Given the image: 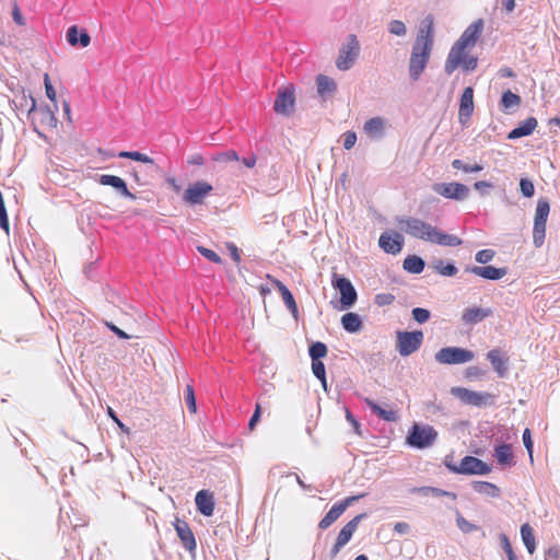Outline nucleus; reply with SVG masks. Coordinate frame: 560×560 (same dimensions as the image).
<instances>
[{
    "label": "nucleus",
    "mask_w": 560,
    "mask_h": 560,
    "mask_svg": "<svg viewBox=\"0 0 560 560\" xmlns=\"http://www.w3.org/2000/svg\"><path fill=\"white\" fill-rule=\"evenodd\" d=\"M434 45L433 18L428 15L422 20L417 33L408 63L409 77L418 81L427 68Z\"/></svg>",
    "instance_id": "f257e3e1"
},
{
    "label": "nucleus",
    "mask_w": 560,
    "mask_h": 560,
    "mask_svg": "<svg viewBox=\"0 0 560 560\" xmlns=\"http://www.w3.org/2000/svg\"><path fill=\"white\" fill-rule=\"evenodd\" d=\"M396 226L407 235L442 246H458L462 240L456 235L446 234L425 221L410 215L395 219Z\"/></svg>",
    "instance_id": "f03ea898"
},
{
    "label": "nucleus",
    "mask_w": 560,
    "mask_h": 560,
    "mask_svg": "<svg viewBox=\"0 0 560 560\" xmlns=\"http://www.w3.org/2000/svg\"><path fill=\"white\" fill-rule=\"evenodd\" d=\"M360 54V43L354 34L347 36L346 42L339 49L338 57L336 59V67L339 70H349Z\"/></svg>",
    "instance_id": "7ed1b4c3"
},
{
    "label": "nucleus",
    "mask_w": 560,
    "mask_h": 560,
    "mask_svg": "<svg viewBox=\"0 0 560 560\" xmlns=\"http://www.w3.org/2000/svg\"><path fill=\"white\" fill-rule=\"evenodd\" d=\"M451 394L463 402L474 407L492 406L495 396L486 392H475L465 387H452Z\"/></svg>",
    "instance_id": "20e7f679"
},
{
    "label": "nucleus",
    "mask_w": 560,
    "mask_h": 560,
    "mask_svg": "<svg viewBox=\"0 0 560 560\" xmlns=\"http://www.w3.org/2000/svg\"><path fill=\"white\" fill-rule=\"evenodd\" d=\"M438 438L436 430L428 424L415 423L409 432L407 442L417 448L431 446Z\"/></svg>",
    "instance_id": "39448f33"
},
{
    "label": "nucleus",
    "mask_w": 560,
    "mask_h": 560,
    "mask_svg": "<svg viewBox=\"0 0 560 560\" xmlns=\"http://www.w3.org/2000/svg\"><path fill=\"white\" fill-rule=\"evenodd\" d=\"M423 332L416 331H397L396 332V349L401 357H408L415 353L422 345Z\"/></svg>",
    "instance_id": "423d86ee"
},
{
    "label": "nucleus",
    "mask_w": 560,
    "mask_h": 560,
    "mask_svg": "<svg viewBox=\"0 0 560 560\" xmlns=\"http://www.w3.org/2000/svg\"><path fill=\"white\" fill-rule=\"evenodd\" d=\"M475 353L468 349L459 347H445L440 349L434 359L441 364H464L472 361Z\"/></svg>",
    "instance_id": "0eeeda50"
},
{
    "label": "nucleus",
    "mask_w": 560,
    "mask_h": 560,
    "mask_svg": "<svg viewBox=\"0 0 560 560\" xmlns=\"http://www.w3.org/2000/svg\"><path fill=\"white\" fill-rule=\"evenodd\" d=\"M549 211V202L546 199H539L536 207L533 229V242L536 247H540L544 243L546 234V222Z\"/></svg>",
    "instance_id": "6e6552de"
},
{
    "label": "nucleus",
    "mask_w": 560,
    "mask_h": 560,
    "mask_svg": "<svg viewBox=\"0 0 560 560\" xmlns=\"http://www.w3.org/2000/svg\"><path fill=\"white\" fill-rule=\"evenodd\" d=\"M447 468L460 475H487L491 471L488 464L474 456H465L458 465H447Z\"/></svg>",
    "instance_id": "1a4fd4ad"
},
{
    "label": "nucleus",
    "mask_w": 560,
    "mask_h": 560,
    "mask_svg": "<svg viewBox=\"0 0 560 560\" xmlns=\"http://www.w3.org/2000/svg\"><path fill=\"white\" fill-rule=\"evenodd\" d=\"M332 287L340 293V303L343 310L350 308L357 302L358 295L351 281L338 273L332 275Z\"/></svg>",
    "instance_id": "9d476101"
},
{
    "label": "nucleus",
    "mask_w": 560,
    "mask_h": 560,
    "mask_svg": "<svg viewBox=\"0 0 560 560\" xmlns=\"http://www.w3.org/2000/svg\"><path fill=\"white\" fill-rule=\"evenodd\" d=\"M212 190L213 187L211 184L205 180H198L188 185L184 191L183 200L190 206L201 205Z\"/></svg>",
    "instance_id": "9b49d317"
},
{
    "label": "nucleus",
    "mask_w": 560,
    "mask_h": 560,
    "mask_svg": "<svg viewBox=\"0 0 560 560\" xmlns=\"http://www.w3.org/2000/svg\"><path fill=\"white\" fill-rule=\"evenodd\" d=\"M366 516L365 513L359 514L354 516L351 521H349L339 532L338 537L334 547L330 550L331 557H336L341 548H343L352 538L354 532L357 530L360 522Z\"/></svg>",
    "instance_id": "f8f14e48"
},
{
    "label": "nucleus",
    "mask_w": 560,
    "mask_h": 560,
    "mask_svg": "<svg viewBox=\"0 0 560 560\" xmlns=\"http://www.w3.org/2000/svg\"><path fill=\"white\" fill-rule=\"evenodd\" d=\"M433 190L448 199L463 201L469 196V188L460 183H438L433 185Z\"/></svg>",
    "instance_id": "ddd939ff"
},
{
    "label": "nucleus",
    "mask_w": 560,
    "mask_h": 560,
    "mask_svg": "<svg viewBox=\"0 0 560 560\" xmlns=\"http://www.w3.org/2000/svg\"><path fill=\"white\" fill-rule=\"evenodd\" d=\"M294 105V88L292 85L280 88L273 105L275 112L280 115L289 116L293 113Z\"/></svg>",
    "instance_id": "4468645a"
},
{
    "label": "nucleus",
    "mask_w": 560,
    "mask_h": 560,
    "mask_svg": "<svg viewBox=\"0 0 560 560\" xmlns=\"http://www.w3.org/2000/svg\"><path fill=\"white\" fill-rule=\"evenodd\" d=\"M378 245L385 253L396 255L402 249L404 237L398 232H384L380 236Z\"/></svg>",
    "instance_id": "2eb2a0df"
},
{
    "label": "nucleus",
    "mask_w": 560,
    "mask_h": 560,
    "mask_svg": "<svg viewBox=\"0 0 560 560\" xmlns=\"http://www.w3.org/2000/svg\"><path fill=\"white\" fill-rule=\"evenodd\" d=\"M97 180L103 186H110L122 198L130 200H136L137 198L136 195L129 191L126 182L119 176L103 174L100 175Z\"/></svg>",
    "instance_id": "dca6fc26"
},
{
    "label": "nucleus",
    "mask_w": 560,
    "mask_h": 560,
    "mask_svg": "<svg viewBox=\"0 0 560 560\" xmlns=\"http://www.w3.org/2000/svg\"><path fill=\"white\" fill-rule=\"evenodd\" d=\"M389 127L388 120L383 117H373L364 122L363 131L372 140H381Z\"/></svg>",
    "instance_id": "f3484780"
},
{
    "label": "nucleus",
    "mask_w": 560,
    "mask_h": 560,
    "mask_svg": "<svg viewBox=\"0 0 560 560\" xmlns=\"http://www.w3.org/2000/svg\"><path fill=\"white\" fill-rule=\"evenodd\" d=\"M470 48H466L459 43L455 42L452 46L447 59L445 61L444 70L447 74H452L467 57V50Z\"/></svg>",
    "instance_id": "a211bd4d"
},
{
    "label": "nucleus",
    "mask_w": 560,
    "mask_h": 560,
    "mask_svg": "<svg viewBox=\"0 0 560 560\" xmlns=\"http://www.w3.org/2000/svg\"><path fill=\"white\" fill-rule=\"evenodd\" d=\"M483 31V21L478 20L471 23L456 40L466 48H472Z\"/></svg>",
    "instance_id": "6ab92c4d"
},
{
    "label": "nucleus",
    "mask_w": 560,
    "mask_h": 560,
    "mask_svg": "<svg viewBox=\"0 0 560 560\" xmlns=\"http://www.w3.org/2000/svg\"><path fill=\"white\" fill-rule=\"evenodd\" d=\"M474 110V90L467 86L460 97L458 119L465 125L470 118Z\"/></svg>",
    "instance_id": "aec40b11"
},
{
    "label": "nucleus",
    "mask_w": 560,
    "mask_h": 560,
    "mask_svg": "<svg viewBox=\"0 0 560 560\" xmlns=\"http://www.w3.org/2000/svg\"><path fill=\"white\" fill-rule=\"evenodd\" d=\"M195 502L198 511L205 516H211L214 511L213 494L208 490L197 492Z\"/></svg>",
    "instance_id": "412c9836"
},
{
    "label": "nucleus",
    "mask_w": 560,
    "mask_h": 560,
    "mask_svg": "<svg viewBox=\"0 0 560 560\" xmlns=\"http://www.w3.org/2000/svg\"><path fill=\"white\" fill-rule=\"evenodd\" d=\"M492 315L491 308L468 307L462 313V320L466 325H475Z\"/></svg>",
    "instance_id": "4be33fe9"
},
{
    "label": "nucleus",
    "mask_w": 560,
    "mask_h": 560,
    "mask_svg": "<svg viewBox=\"0 0 560 560\" xmlns=\"http://www.w3.org/2000/svg\"><path fill=\"white\" fill-rule=\"evenodd\" d=\"M175 530L185 549L190 552L194 551L196 549V539L188 524L177 521L175 524Z\"/></svg>",
    "instance_id": "5701e85b"
},
{
    "label": "nucleus",
    "mask_w": 560,
    "mask_h": 560,
    "mask_svg": "<svg viewBox=\"0 0 560 560\" xmlns=\"http://www.w3.org/2000/svg\"><path fill=\"white\" fill-rule=\"evenodd\" d=\"M67 40L71 46L80 45L85 48L91 43V36L85 30H80L77 25H72L67 31Z\"/></svg>",
    "instance_id": "b1692460"
},
{
    "label": "nucleus",
    "mask_w": 560,
    "mask_h": 560,
    "mask_svg": "<svg viewBox=\"0 0 560 560\" xmlns=\"http://www.w3.org/2000/svg\"><path fill=\"white\" fill-rule=\"evenodd\" d=\"M469 271L476 276H479L489 280H499L506 275V270L504 268H495L493 266L486 267H472Z\"/></svg>",
    "instance_id": "393cba45"
},
{
    "label": "nucleus",
    "mask_w": 560,
    "mask_h": 560,
    "mask_svg": "<svg viewBox=\"0 0 560 560\" xmlns=\"http://www.w3.org/2000/svg\"><path fill=\"white\" fill-rule=\"evenodd\" d=\"M537 127V120L534 117H529L525 119L523 122L518 125V127L514 128L510 133L508 135V139L514 140L522 137L529 136L535 128Z\"/></svg>",
    "instance_id": "a878e982"
},
{
    "label": "nucleus",
    "mask_w": 560,
    "mask_h": 560,
    "mask_svg": "<svg viewBox=\"0 0 560 560\" xmlns=\"http://www.w3.org/2000/svg\"><path fill=\"white\" fill-rule=\"evenodd\" d=\"M316 84L317 93L323 98H326L327 96L331 95L337 89L335 80L324 74H319L317 77Z\"/></svg>",
    "instance_id": "bb28decb"
},
{
    "label": "nucleus",
    "mask_w": 560,
    "mask_h": 560,
    "mask_svg": "<svg viewBox=\"0 0 560 560\" xmlns=\"http://www.w3.org/2000/svg\"><path fill=\"white\" fill-rule=\"evenodd\" d=\"M364 402L371 408V410L374 413H376L380 418H382L385 421L395 422L399 418L396 411L384 409L370 398H365Z\"/></svg>",
    "instance_id": "cd10ccee"
},
{
    "label": "nucleus",
    "mask_w": 560,
    "mask_h": 560,
    "mask_svg": "<svg viewBox=\"0 0 560 560\" xmlns=\"http://www.w3.org/2000/svg\"><path fill=\"white\" fill-rule=\"evenodd\" d=\"M488 360L491 362L493 369L499 376L503 377L506 374V359H504L499 350H491L487 354Z\"/></svg>",
    "instance_id": "c85d7f7f"
},
{
    "label": "nucleus",
    "mask_w": 560,
    "mask_h": 560,
    "mask_svg": "<svg viewBox=\"0 0 560 560\" xmlns=\"http://www.w3.org/2000/svg\"><path fill=\"white\" fill-rule=\"evenodd\" d=\"M341 325L348 332H358L362 328V320L357 313L350 312L341 317Z\"/></svg>",
    "instance_id": "c756f323"
},
{
    "label": "nucleus",
    "mask_w": 560,
    "mask_h": 560,
    "mask_svg": "<svg viewBox=\"0 0 560 560\" xmlns=\"http://www.w3.org/2000/svg\"><path fill=\"white\" fill-rule=\"evenodd\" d=\"M472 489L488 497L497 498L500 495V489L490 482L487 481H474L471 483Z\"/></svg>",
    "instance_id": "7c9ffc66"
},
{
    "label": "nucleus",
    "mask_w": 560,
    "mask_h": 560,
    "mask_svg": "<svg viewBox=\"0 0 560 560\" xmlns=\"http://www.w3.org/2000/svg\"><path fill=\"white\" fill-rule=\"evenodd\" d=\"M342 513L343 510L339 506V504H334V506L320 520L318 527L322 529H327L340 517Z\"/></svg>",
    "instance_id": "2f4dec72"
},
{
    "label": "nucleus",
    "mask_w": 560,
    "mask_h": 560,
    "mask_svg": "<svg viewBox=\"0 0 560 560\" xmlns=\"http://www.w3.org/2000/svg\"><path fill=\"white\" fill-rule=\"evenodd\" d=\"M431 267L435 272L444 277H454L458 271L454 264H445L442 259L433 260Z\"/></svg>",
    "instance_id": "473e14b6"
},
{
    "label": "nucleus",
    "mask_w": 560,
    "mask_h": 560,
    "mask_svg": "<svg viewBox=\"0 0 560 560\" xmlns=\"http://www.w3.org/2000/svg\"><path fill=\"white\" fill-rule=\"evenodd\" d=\"M521 105V97L517 94L512 93L511 91H506L502 94L500 106L501 110L510 112L511 109H515Z\"/></svg>",
    "instance_id": "72a5a7b5"
},
{
    "label": "nucleus",
    "mask_w": 560,
    "mask_h": 560,
    "mask_svg": "<svg viewBox=\"0 0 560 560\" xmlns=\"http://www.w3.org/2000/svg\"><path fill=\"white\" fill-rule=\"evenodd\" d=\"M275 283L278 287V289L282 295L284 304L291 311L292 315L295 317L298 314V306H296V303L294 301L292 293L288 290V288L282 282L275 280Z\"/></svg>",
    "instance_id": "f704fd0d"
},
{
    "label": "nucleus",
    "mask_w": 560,
    "mask_h": 560,
    "mask_svg": "<svg viewBox=\"0 0 560 560\" xmlns=\"http://www.w3.org/2000/svg\"><path fill=\"white\" fill-rule=\"evenodd\" d=\"M404 269L410 273L418 275L424 269V260L416 255H410L404 260Z\"/></svg>",
    "instance_id": "c9c22d12"
},
{
    "label": "nucleus",
    "mask_w": 560,
    "mask_h": 560,
    "mask_svg": "<svg viewBox=\"0 0 560 560\" xmlns=\"http://www.w3.org/2000/svg\"><path fill=\"white\" fill-rule=\"evenodd\" d=\"M521 536L522 540L527 549V551L532 555L536 549V541L534 536V530L528 524H523L521 526Z\"/></svg>",
    "instance_id": "e433bc0d"
},
{
    "label": "nucleus",
    "mask_w": 560,
    "mask_h": 560,
    "mask_svg": "<svg viewBox=\"0 0 560 560\" xmlns=\"http://www.w3.org/2000/svg\"><path fill=\"white\" fill-rule=\"evenodd\" d=\"M412 492H417V493H420L422 495L447 497V498H450L453 501H455L456 498H457L454 492L445 491V490H442V489H439V488H434V487L415 488L412 490Z\"/></svg>",
    "instance_id": "4c0bfd02"
},
{
    "label": "nucleus",
    "mask_w": 560,
    "mask_h": 560,
    "mask_svg": "<svg viewBox=\"0 0 560 560\" xmlns=\"http://www.w3.org/2000/svg\"><path fill=\"white\" fill-rule=\"evenodd\" d=\"M118 156L122 158V159H131V160L139 161V162H142L145 164H150L152 170L158 168V166L154 164L153 160L150 156L142 154L138 151H121L118 154Z\"/></svg>",
    "instance_id": "58836bf2"
},
{
    "label": "nucleus",
    "mask_w": 560,
    "mask_h": 560,
    "mask_svg": "<svg viewBox=\"0 0 560 560\" xmlns=\"http://www.w3.org/2000/svg\"><path fill=\"white\" fill-rule=\"evenodd\" d=\"M495 458L501 465H510L512 463L513 454L509 444H502L495 448Z\"/></svg>",
    "instance_id": "ea45409f"
},
{
    "label": "nucleus",
    "mask_w": 560,
    "mask_h": 560,
    "mask_svg": "<svg viewBox=\"0 0 560 560\" xmlns=\"http://www.w3.org/2000/svg\"><path fill=\"white\" fill-rule=\"evenodd\" d=\"M387 31L395 36L404 37L407 34V26L400 20H392L387 23Z\"/></svg>",
    "instance_id": "a19ab883"
},
{
    "label": "nucleus",
    "mask_w": 560,
    "mask_h": 560,
    "mask_svg": "<svg viewBox=\"0 0 560 560\" xmlns=\"http://www.w3.org/2000/svg\"><path fill=\"white\" fill-rule=\"evenodd\" d=\"M452 167L455 170H460L464 173H477L483 170L481 164L476 163L470 165L458 159L452 161Z\"/></svg>",
    "instance_id": "79ce46f5"
},
{
    "label": "nucleus",
    "mask_w": 560,
    "mask_h": 560,
    "mask_svg": "<svg viewBox=\"0 0 560 560\" xmlns=\"http://www.w3.org/2000/svg\"><path fill=\"white\" fill-rule=\"evenodd\" d=\"M308 352H310V357L312 358V361H317L320 358L326 357V354H327V347H326L325 343L317 341V342H314L310 347Z\"/></svg>",
    "instance_id": "37998d69"
},
{
    "label": "nucleus",
    "mask_w": 560,
    "mask_h": 560,
    "mask_svg": "<svg viewBox=\"0 0 560 560\" xmlns=\"http://www.w3.org/2000/svg\"><path fill=\"white\" fill-rule=\"evenodd\" d=\"M312 371L314 375L322 382L324 388H326V373L325 365L322 361H312Z\"/></svg>",
    "instance_id": "c03bdc74"
},
{
    "label": "nucleus",
    "mask_w": 560,
    "mask_h": 560,
    "mask_svg": "<svg viewBox=\"0 0 560 560\" xmlns=\"http://www.w3.org/2000/svg\"><path fill=\"white\" fill-rule=\"evenodd\" d=\"M456 524H457V527L465 534H468V533H471L474 530L477 529V526L471 524L470 522H468L465 517H463L458 512H457V517H456Z\"/></svg>",
    "instance_id": "a18cd8bd"
},
{
    "label": "nucleus",
    "mask_w": 560,
    "mask_h": 560,
    "mask_svg": "<svg viewBox=\"0 0 560 560\" xmlns=\"http://www.w3.org/2000/svg\"><path fill=\"white\" fill-rule=\"evenodd\" d=\"M185 400H186L188 409L191 412L195 413L197 411V406H196V398H195L194 388H192L191 385H187L186 386V389H185Z\"/></svg>",
    "instance_id": "49530a36"
},
{
    "label": "nucleus",
    "mask_w": 560,
    "mask_h": 560,
    "mask_svg": "<svg viewBox=\"0 0 560 560\" xmlns=\"http://www.w3.org/2000/svg\"><path fill=\"white\" fill-rule=\"evenodd\" d=\"M520 189L524 197L530 198L534 196L535 187L532 180L522 178L520 182Z\"/></svg>",
    "instance_id": "de8ad7c7"
},
{
    "label": "nucleus",
    "mask_w": 560,
    "mask_h": 560,
    "mask_svg": "<svg viewBox=\"0 0 560 560\" xmlns=\"http://www.w3.org/2000/svg\"><path fill=\"white\" fill-rule=\"evenodd\" d=\"M213 160L219 162H230V161H240V156L236 151L229 150L222 153L217 154Z\"/></svg>",
    "instance_id": "09e8293b"
},
{
    "label": "nucleus",
    "mask_w": 560,
    "mask_h": 560,
    "mask_svg": "<svg viewBox=\"0 0 560 560\" xmlns=\"http://www.w3.org/2000/svg\"><path fill=\"white\" fill-rule=\"evenodd\" d=\"M412 317L419 324H423L430 318V312L425 308L416 307L412 310Z\"/></svg>",
    "instance_id": "8fccbe9b"
},
{
    "label": "nucleus",
    "mask_w": 560,
    "mask_h": 560,
    "mask_svg": "<svg viewBox=\"0 0 560 560\" xmlns=\"http://www.w3.org/2000/svg\"><path fill=\"white\" fill-rule=\"evenodd\" d=\"M0 226L5 232H9V221H8V215H7V209H5L4 200H3L1 192H0Z\"/></svg>",
    "instance_id": "3c124183"
},
{
    "label": "nucleus",
    "mask_w": 560,
    "mask_h": 560,
    "mask_svg": "<svg viewBox=\"0 0 560 560\" xmlns=\"http://www.w3.org/2000/svg\"><path fill=\"white\" fill-rule=\"evenodd\" d=\"M198 252L203 256L206 257L207 259H209L210 261H213L215 264H220L221 262V258L220 256L213 252L212 249H209V248H206L203 246H198L197 247Z\"/></svg>",
    "instance_id": "603ef678"
},
{
    "label": "nucleus",
    "mask_w": 560,
    "mask_h": 560,
    "mask_svg": "<svg viewBox=\"0 0 560 560\" xmlns=\"http://www.w3.org/2000/svg\"><path fill=\"white\" fill-rule=\"evenodd\" d=\"M395 301V296L390 293H380L375 296V304L378 306H386Z\"/></svg>",
    "instance_id": "864d4df0"
},
{
    "label": "nucleus",
    "mask_w": 560,
    "mask_h": 560,
    "mask_svg": "<svg viewBox=\"0 0 560 560\" xmlns=\"http://www.w3.org/2000/svg\"><path fill=\"white\" fill-rule=\"evenodd\" d=\"M494 257V252L491 249H482L476 254V260L479 264H487Z\"/></svg>",
    "instance_id": "5fc2aeb1"
},
{
    "label": "nucleus",
    "mask_w": 560,
    "mask_h": 560,
    "mask_svg": "<svg viewBox=\"0 0 560 560\" xmlns=\"http://www.w3.org/2000/svg\"><path fill=\"white\" fill-rule=\"evenodd\" d=\"M523 443H524L525 448L528 452L530 462H533V441H532V435H530L529 429H525L523 432Z\"/></svg>",
    "instance_id": "6e6d98bb"
},
{
    "label": "nucleus",
    "mask_w": 560,
    "mask_h": 560,
    "mask_svg": "<svg viewBox=\"0 0 560 560\" xmlns=\"http://www.w3.org/2000/svg\"><path fill=\"white\" fill-rule=\"evenodd\" d=\"M357 142V135L352 131H348L343 136V147L346 150H350Z\"/></svg>",
    "instance_id": "4d7b16f0"
},
{
    "label": "nucleus",
    "mask_w": 560,
    "mask_h": 560,
    "mask_svg": "<svg viewBox=\"0 0 560 560\" xmlns=\"http://www.w3.org/2000/svg\"><path fill=\"white\" fill-rule=\"evenodd\" d=\"M44 82H45V91H46L47 97L50 101L55 102L56 101V91H55L54 86L50 83L48 73L45 74Z\"/></svg>",
    "instance_id": "13d9d810"
},
{
    "label": "nucleus",
    "mask_w": 560,
    "mask_h": 560,
    "mask_svg": "<svg viewBox=\"0 0 560 560\" xmlns=\"http://www.w3.org/2000/svg\"><path fill=\"white\" fill-rule=\"evenodd\" d=\"M364 494H359V495H352V497H348L346 498L343 501H340L338 502L339 506L343 510V512L347 510L348 506H350L352 503H354L355 501L360 500L361 498H363Z\"/></svg>",
    "instance_id": "bf43d9fd"
},
{
    "label": "nucleus",
    "mask_w": 560,
    "mask_h": 560,
    "mask_svg": "<svg viewBox=\"0 0 560 560\" xmlns=\"http://www.w3.org/2000/svg\"><path fill=\"white\" fill-rule=\"evenodd\" d=\"M460 66L466 71H471L477 67V58L468 56L463 62H460Z\"/></svg>",
    "instance_id": "052dcab7"
},
{
    "label": "nucleus",
    "mask_w": 560,
    "mask_h": 560,
    "mask_svg": "<svg viewBox=\"0 0 560 560\" xmlns=\"http://www.w3.org/2000/svg\"><path fill=\"white\" fill-rule=\"evenodd\" d=\"M260 411H261L260 405H256L255 411L248 422L249 430L253 431L255 429V425L259 421V418H260Z\"/></svg>",
    "instance_id": "680f3d73"
},
{
    "label": "nucleus",
    "mask_w": 560,
    "mask_h": 560,
    "mask_svg": "<svg viewBox=\"0 0 560 560\" xmlns=\"http://www.w3.org/2000/svg\"><path fill=\"white\" fill-rule=\"evenodd\" d=\"M106 326L114 332L116 334L119 338L121 339H129L130 336L127 335L124 330H121L119 327H117L116 325L112 324V323H106Z\"/></svg>",
    "instance_id": "e2e57ef3"
},
{
    "label": "nucleus",
    "mask_w": 560,
    "mask_h": 560,
    "mask_svg": "<svg viewBox=\"0 0 560 560\" xmlns=\"http://www.w3.org/2000/svg\"><path fill=\"white\" fill-rule=\"evenodd\" d=\"M188 164L201 166L203 164V158L199 153L191 154L188 160Z\"/></svg>",
    "instance_id": "0e129e2a"
},
{
    "label": "nucleus",
    "mask_w": 560,
    "mask_h": 560,
    "mask_svg": "<svg viewBox=\"0 0 560 560\" xmlns=\"http://www.w3.org/2000/svg\"><path fill=\"white\" fill-rule=\"evenodd\" d=\"M500 539H501L502 548L504 549L506 556L513 553L514 551L512 549L509 538L505 535H501Z\"/></svg>",
    "instance_id": "69168bd1"
},
{
    "label": "nucleus",
    "mask_w": 560,
    "mask_h": 560,
    "mask_svg": "<svg viewBox=\"0 0 560 560\" xmlns=\"http://www.w3.org/2000/svg\"><path fill=\"white\" fill-rule=\"evenodd\" d=\"M409 525L405 522H398L394 526V530L398 534H407L409 532Z\"/></svg>",
    "instance_id": "338daca9"
},
{
    "label": "nucleus",
    "mask_w": 560,
    "mask_h": 560,
    "mask_svg": "<svg viewBox=\"0 0 560 560\" xmlns=\"http://www.w3.org/2000/svg\"><path fill=\"white\" fill-rule=\"evenodd\" d=\"M256 162H257V156L254 154H252L247 158H244L242 160L243 165L246 167H249V168L254 167L256 165Z\"/></svg>",
    "instance_id": "774afa93"
}]
</instances>
